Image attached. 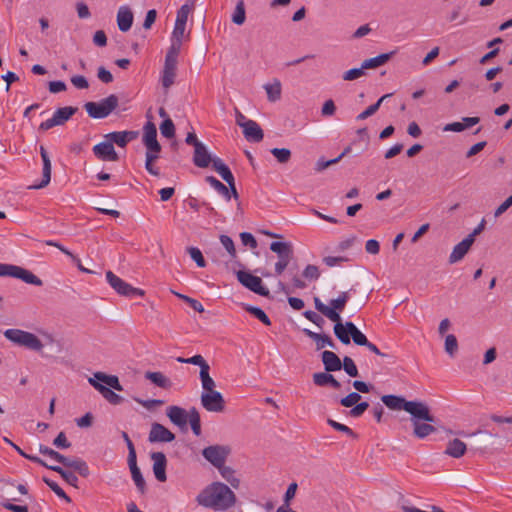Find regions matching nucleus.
Segmentation results:
<instances>
[{
	"label": "nucleus",
	"instance_id": "f257e3e1",
	"mask_svg": "<svg viewBox=\"0 0 512 512\" xmlns=\"http://www.w3.org/2000/svg\"><path fill=\"white\" fill-rule=\"evenodd\" d=\"M382 402L392 410H404L410 414L413 436L424 439L437 431L438 420L431 414L429 406L421 401H407L404 397L384 395Z\"/></svg>",
	"mask_w": 512,
	"mask_h": 512
},
{
	"label": "nucleus",
	"instance_id": "f03ea898",
	"mask_svg": "<svg viewBox=\"0 0 512 512\" xmlns=\"http://www.w3.org/2000/svg\"><path fill=\"white\" fill-rule=\"evenodd\" d=\"M196 502L213 511H227L236 504L237 497L228 485L214 481L196 496Z\"/></svg>",
	"mask_w": 512,
	"mask_h": 512
},
{
	"label": "nucleus",
	"instance_id": "7ed1b4c3",
	"mask_svg": "<svg viewBox=\"0 0 512 512\" xmlns=\"http://www.w3.org/2000/svg\"><path fill=\"white\" fill-rule=\"evenodd\" d=\"M350 299L348 291L341 292L337 298L331 299L329 305L324 304L318 297H314L315 309L335 324H343L340 313L344 310Z\"/></svg>",
	"mask_w": 512,
	"mask_h": 512
},
{
	"label": "nucleus",
	"instance_id": "20e7f679",
	"mask_svg": "<svg viewBox=\"0 0 512 512\" xmlns=\"http://www.w3.org/2000/svg\"><path fill=\"white\" fill-rule=\"evenodd\" d=\"M39 452L42 455L48 456L49 458L61 463L65 467L72 468L75 472L84 478H87L90 475V470L87 463L80 458L66 457L43 444L39 445Z\"/></svg>",
	"mask_w": 512,
	"mask_h": 512
},
{
	"label": "nucleus",
	"instance_id": "39448f33",
	"mask_svg": "<svg viewBox=\"0 0 512 512\" xmlns=\"http://www.w3.org/2000/svg\"><path fill=\"white\" fill-rule=\"evenodd\" d=\"M334 334L344 345L350 344L351 339L358 346L368 345L367 337L351 321H347L345 324H335Z\"/></svg>",
	"mask_w": 512,
	"mask_h": 512
},
{
	"label": "nucleus",
	"instance_id": "423d86ee",
	"mask_svg": "<svg viewBox=\"0 0 512 512\" xmlns=\"http://www.w3.org/2000/svg\"><path fill=\"white\" fill-rule=\"evenodd\" d=\"M119 104V99L115 94H111L98 102H87L84 108L88 115L94 119H103L108 117Z\"/></svg>",
	"mask_w": 512,
	"mask_h": 512
},
{
	"label": "nucleus",
	"instance_id": "0eeeda50",
	"mask_svg": "<svg viewBox=\"0 0 512 512\" xmlns=\"http://www.w3.org/2000/svg\"><path fill=\"white\" fill-rule=\"evenodd\" d=\"M4 336L9 341L32 351L41 352L44 347L36 335L21 329H7Z\"/></svg>",
	"mask_w": 512,
	"mask_h": 512
},
{
	"label": "nucleus",
	"instance_id": "6e6552de",
	"mask_svg": "<svg viewBox=\"0 0 512 512\" xmlns=\"http://www.w3.org/2000/svg\"><path fill=\"white\" fill-rule=\"evenodd\" d=\"M270 250L278 255V261L275 264V272L281 275L288 268L294 257L293 247L289 242H272Z\"/></svg>",
	"mask_w": 512,
	"mask_h": 512
},
{
	"label": "nucleus",
	"instance_id": "1a4fd4ad",
	"mask_svg": "<svg viewBox=\"0 0 512 512\" xmlns=\"http://www.w3.org/2000/svg\"><path fill=\"white\" fill-rule=\"evenodd\" d=\"M106 280L109 285L119 294L126 297L144 296L145 291L135 288L115 275L112 271L106 272Z\"/></svg>",
	"mask_w": 512,
	"mask_h": 512
},
{
	"label": "nucleus",
	"instance_id": "9d476101",
	"mask_svg": "<svg viewBox=\"0 0 512 512\" xmlns=\"http://www.w3.org/2000/svg\"><path fill=\"white\" fill-rule=\"evenodd\" d=\"M236 275L238 281L245 288L263 297L270 296V291L263 285L260 277L252 275L246 271H238Z\"/></svg>",
	"mask_w": 512,
	"mask_h": 512
},
{
	"label": "nucleus",
	"instance_id": "9b49d317",
	"mask_svg": "<svg viewBox=\"0 0 512 512\" xmlns=\"http://www.w3.org/2000/svg\"><path fill=\"white\" fill-rule=\"evenodd\" d=\"M77 110L78 109L76 107L72 106L59 108L54 112L50 119H47L40 124L39 129L47 131L55 126L63 125L77 112Z\"/></svg>",
	"mask_w": 512,
	"mask_h": 512
},
{
	"label": "nucleus",
	"instance_id": "f8f14e48",
	"mask_svg": "<svg viewBox=\"0 0 512 512\" xmlns=\"http://www.w3.org/2000/svg\"><path fill=\"white\" fill-rule=\"evenodd\" d=\"M229 453L230 449L222 445H211L202 450L203 457L216 468L225 463Z\"/></svg>",
	"mask_w": 512,
	"mask_h": 512
},
{
	"label": "nucleus",
	"instance_id": "ddd939ff",
	"mask_svg": "<svg viewBox=\"0 0 512 512\" xmlns=\"http://www.w3.org/2000/svg\"><path fill=\"white\" fill-rule=\"evenodd\" d=\"M201 404L209 412H223L225 409V400L218 391L203 392L201 394Z\"/></svg>",
	"mask_w": 512,
	"mask_h": 512
},
{
	"label": "nucleus",
	"instance_id": "4468645a",
	"mask_svg": "<svg viewBox=\"0 0 512 512\" xmlns=\"http://www.w3.org/2000/svg\"><path fill=\"white\" fill-rule=\"evenodd\" d=\"M175 440V434L160 423H153L148 435L150 443L164 442L169 443Z\"/></svg>",
	"mask_w": 512,
	"mask_h": 512
},
{
	"label": "nucleus",
	"instance_id": "2eb2a0df",
	"mask_svg": "<svg viewBox=\"0 0 512 512\" xmlns=\"http://www.w3.org/2000/svg\"><path fill=\"white\" fill-rule=\"evenodd\" d=\"M92 150L94 155L101 161L115 162L119 160V156L115 151L114 145H112V142H109L107 139L96 144Z\"/></svg>",
	"mask_w": 512,
	"mask_h": 512
},
{
	"label": "nucleus",
	"instance_id": "dca6fc26",
	"mask_svg": "<svg viewBox=\"0 0 512 512\" xmlns=\"http://www.w3.org/2000/svg\"><path fill=\"white\" fill-rule=\"evenodd\" d=\"M150 458L153 461V473L155 478L159 482H165L167 480L166 467L167 458L163 452H152Z\"/></svg>",
	"mask_w": 512,
	"mask_h": 512
},
{
	"label": "nucleus",
	"instance_id": "f3484780",
	"mask_svg": "<svg viewBox=\"0 0 512 512\" xmlns=\"http://www.w3.org/2000/svg\"><path fill=\"white\" fill-rule=\"evenodd\" d=\"M88 383L97 390L102 397L112 405L121 404L124 399L122 396L115 393L112 389L96 381V379H88Z\"/></svg>",
	"mask_w": 512,
	"mask_h": 512
},
{
	"label": "nucleus",
	"instance_id": "a211bd4d",
	"mask_svg": "<svg viewBox=\"0 0 512 512\" xmlns=\"http://www.w3.org/2000/svg\"><path fill=\"white\" fill-rule=\"evenodd\" d=\"M10 277L21 279L23 282L35 286H42L43 281L33 274L31 271L24 269L20 266L12 265L10 270Z\"/></svg>",
	"mask_w": 512,
	"mask_h": 512
},
{
	"label": "nucleus",
	"instance_id": "6ab92c4d",
	"mask_svg": "<svg viewBox=\"0 0 512 512\" xmlns=\"http://www.w3.org/2000/svg\"><path fill=\"white\" fill-rule=\"evenodd\" d=\"M40 155L43 162L42 180L40 183L30 186L32 189H42L46 187L51 180V161L44 146H40Z\"/></svg>",
	"mask_w": 512,
	"mask_h": 512
},
{
	"label": "nucleus",
	"instance_id": "aec40b11",
	"mask_svg": "<svg viewBox=\"0 0 512 512\" xmlns=\"http://www.w3.org/2000/svg\"><path fill=\"white\" fill-rule=\"evenodd\" d=\"M241 128H243L244 137L251 142H260L263 140L264 133L261 127L254 120L244 121L241 124Z\"/></svg>",
	"mask_w": 512,
	"mask_h": 512
},
{
	"label": "nucleus",
	"instance_id": "412c9836",
	"mask_svg": "<svg viewBox=\"0 0 512 512\" xmlns=\"http://www.w3.org/2000/svg\"><path fill=\"white\" fill-rule=\"evenodd\" d=\"M133 12L127 5L120 6L117 12L116 21L117 26L121 32H127L130 30L133 24Z\"/></svg>",
	"mask_w": 512,
	"mask_h": 512
},
{
	"label": "nucleus",
	"instance_id": "4be33fe9",
	"mask_svg": "<svg viewBox=\"0 0 512 512\" xmlns=\"http://www.w3.org/2000/svg\"><path fill=\"white\" fill-rule=\"evenodd\" d=\"M138 133L135 131H115L105 135V139L109 142H112V145L115 143L121 148L126 147V145L136 139Z\"/></svg>",
	"mask_w": 512,
	"mask_h": 512
},
{
	"label": "nucleus",
	"instance_id": "5701e85b",
	"mask_svg": "<svg viewBox=\"0 0 512 512\" xmlns=\"http://www.w3.org/2000/svg\"><path fill=\"white\" fill-rule=\"evenodd\" d=\"M166 415L173 424L180 428H186L189 412H186L185 409L179 406H170L167 408Z\"/></svg>",
	"mask_w": 512,
	"mask_h": 512
},
{
	"label": "nucleus",
	"instance_id": "b1692460",
	"mask_svg": "<svg viewBox=\"0 0 512 512\" xmlns=\"http://www.w3.org/2000/svg\"><path fill=\"white\" fill-rule=\"evenodd\" d=\"M214 158L211 157L204 144H198L194 149L193 163L199 168H207L210 164L213 165Z\"/></svg>",
	"mask_w": 512,
	"mask_h": 512
},
{
	"label": "nucleus",
	"instance_id": "393cba45",
	"mask_svg": "<svg viewBox=\"0 0 512 512\" xmlns=\"http://www.w3.org/2000/svg\"><path fill=\"white\" fill-rule=\"evenodd\" d=\"M88 379H96L97 382L102 383L110 389L116 391H123V386L121 385L119 378L116 375H108L104 372H95L92 377Z\"/></svg>",
	"mask_w": 512,
	"mask_h": 512
},
{
	"label": "nucleus",
	"instance_id": "a878e982",
	"mask_svg": "<svg viewBox=\"0 0 512 512\" xmlns=\"http://www.w3.org/2000/svg\"><path fill=\"white\" fill-rule=\"evenodd\" d=\"M321 359L327 372L339 371L342 369V361L332 351L325 350L322 352Z\"/></svg>",
	"mask_w": 512,
	"mask_h": 512
},
{
	"label": "nucleus",
	"instance_id": "bb28decb",
	"mask_svg": "<svg viewBox=\"0 0 512 512\" xmlns=\"http://www.w3.org/2000/svg\"><path fill=\"white\" fill-rule=\"evenodd\" d=\"M473 242L471 239H468L467 237L463 239L460 243L455 245L453 248L450 256H449V263L454 264L464 258V256L469 251L470 247L472 246Z\"/></svg>",
	"mask_w": 512,
	"mask_h": 512
},
{
	"label": "nucleus",
	"instance_id": "cd10ccee",
	"mask_svg": "<svg viewBox=\"0 0 512 512\" xmlns=\"http://www.w3.org/2000/svg\"><path fill=\"white\" fill-rule=\"evenodd\" d=\"M313 382L319 387L330 385L334 389L341 387L340 382L329 372H317L313 374Z\"/></svg>",
	"mask_w": 512,
	"mask_h": 512
},
{
	"label": "nucleus",
	"instance_id": "c85d7f7f",
	"mask_svg": "<svg viewBox=\"0 0 512 512\" xmlns=\"http://www.w3.org/2000/svg\"><path fill=\"white\" fill-rule=\"evenodd\" d=\"M466 451V444L463 441L455 438L447 443L444 453L453 458H460L466 453Z\"/></svg>",
	"mask_w": 512,
	"mask_h": 512
},
{
	"label": "nucleus",
	"instance_id": "c756f323",
	"mask_svg": "<svg viewBox=\"0 0 512 512\" xmlns=\"http://www.w3.org/2000/svg\"><path fill=\"white\" fill-rule=\"evenodd\" d=\"M177 76V66H164V69L160 72L159 82L163 88L168 89L175 83Z\"/></svg>",
	"mask_w": 512,
	"mask_h": 512
},
{
	"label": "nucleus",
	"instance_id": "7c9ffc66",
	"mask_svg": "<svg viewBox=\"0 0 512 512\" xmlns=\"http://www.w3.org/2000/svg\"><path fill=\"white\" fill-rule=\"evenodd\" d=\"M212 168L221 176L227 185H231L232 182H235L230 168L220 158H214Z\"/></svg>",
	"mask_w": 512,
	"mask_h": 512
},
{
	"label": "nucleus",
	"instance_id": "2f4dec72",
	"mask_svg": "<svg viewBox=\"0 0 512 512\" xmlns=\"http://www.w3.org/2000/svg\"><path fill=\"white\" fill-rule=\"evenodd\" d=\"M217 469L222 478L225 479L232 488L238 489L240 487V479L236 476V471L232 467L225 466L224 463Z\"/></svg>",
	"mask_w": 512,
	"mask_h": 512
},
{
	"label": "nucleus",
	"instance_id": "473e14b6",
	"mask_svg": "<svg viewBox=\"0 0 512 512\" xmlns=\"http://www.w3.org/2000/svg\"><path fill=\"white\" fill-rule=\"evenodd\" d=\"M145 378L160 388L170 389L172 387L171 380L161 372L147 371L145 373Z\"/></svg>",
	"mask_w": 512,
	"mask_h": 512
},
{
	"label": "nucleus",
	"instance_id": "72a5a7b5",
	"mask_svg": "<svg viewBox=\"0 0 512 512\" xmlns=\"http://www.w3.org/2000/svg\"><path fill=\"white\" fill-rule=\"evenodd\" d=\"M45 468L52 470L56 473H58L69 485L78 488V477L75 475V473L65 470L60 466L57 465H49L44 466Z\"/></svg>",
	"mask_w": 512,
	"mask_h": 512
},
{
	"label": "nucleus",
	"instance_id": "f704fd0d",
	"mask_svg": "<svg viewBox=\"0 0 512 512\" xmlns=\"http://www.w3.org/2000/svg\"><path fill=\"white\" fill-rule=\"evenodd\" d=\"M264 89L267 93L268 100L275 102L281 97V83L278 79H274L272 83L264 85Z\"/></svg>",
	"mask_w": 512,
	"mask_h": 512
},
{
	"label": "nucleus",
	"instance_id": "c9c22d12",
	"mask_svg": "<svg viewBox=\"0 0 512 512\" xmlns=\"http://www.w3.org/2000/svg\"><path fill=\"white\" fill-rule=\"evenodd\" d=\"M205 181L212 186L220 195H222L227 201L231 199V194L229 193V189L226 185H224L221 181H219L214 176H207Z\"/></svg>",
	"mask_w": 512,
	"mask_h": 512
},
{
	"label": "nucleus",
	"instance_id": "e433bc0d",
	"mask_svg": "<svg viewBox=\"0 0 512 512\" xmlns=\"http://www.w3.org/2000/svg\"><path fill=\"white\" fill-rule=\"evenodd\" d=\"M181 47L182 42H180V40H171V46L167 51L164 64H176Z\"/></svg>",
	"mask_w": 512,
	"mask_h": 512
},
{
	"label": "nucleus",
	"instance_id": "4c0bfd02",
	"mask_svg": "<svg viewBox=\"0 0 512 512\" xmlns=\"http://www.w3.org/2000/svg\"><path fill=\"white\" fill-rule=\"evenodd\" d=\"M188 421L190 423L193 433L196 436H200L201 435V419H200V414L196 408L193 407L189 410Z\"/></svg>",
	"mask_w": 512,
	"mask_h": 512
},
{
	"label": "nucleus",
	"instance_id": "58836bf2",
	"mask_svg": "<svg viewBox=\"0 0 512 512\" xmlns=\"http://www.w3.org/2000/svg\"><path fill=\"white\" fill-rule=\"evenodd\" d=\"M210 369L202 368L199 372L202 388L204 392L215 391L216 383L209 374Z\"/></svg>",
	"mask_w": 512,
	"mask_h": 512
},
{
	"label": "nucleus",
	"instance_id": "ea45409f",
	"mask_svg": "<svg viewBox=\"0 0 512 512\" xmlns=\"http://www.w3.org/2000/svg\"><path fill=\"white\" fill-rule=\"evenodd\" d=\"M243 308L248 313L252 314L254 317H256L258 320H260L264 325L270 326L271 321L267 314L259 307L251 306L248 304H243Z\"/></svg>",
	"mask_w": 512,
	"mask_h": 512
},
{
	"label": "nucleus",
	"instance_id": "a19ab883",
	"mask_svg": "<svg viewBox=\"0 0 512 512\" xmlns=\"http://www.w3.org/2000/svg\"><path fill=\"white\" fill-rule=\"evenodd\" d=\"M391 96H392V93H388V94L383 95L381 98H379V100H378L376 103H374V104L370 105V106H369V107H367L363 112H361V113L357 116V120H364V119H366V118H368V117H370V116L374 115V114L378 111V109H379V107H380L381 103H382L385 99H387V98H389V97H391Z\"/></svg>",
	"mask_w": 512,
	"mask_h": 512
},
{
	"label": "nucleus",
	"instance_id": "79ce46f5",
	"mask_svg": "<svg viewBox=\"0 0 512 512\" xmlns=\"http://www.w3.org/2000/svg\"><path fill=\"white\" fill-rule=\"evenodd\" d=\"M143 144L156 142L157 140V129L153 122L148 121L144 126Z\"/></svg>",
	"mask_w": 512,
	"mask_h": 512
},
{
	"label": "nucleus",
	"instance_id": "37998d69",
	"mask_svg": "<svg viewBox=\"0 0 512 512\" xmlns=\"http://www.w3.org/2000/svg\"><path fill=\"white\" fill-rule=\"evenodd\" d=\"M3 440L9 444L10 446H12L22 457L34 462V463H37L41 466H47V463L41 459L40 457L38 456H34V455H30V454H27L26 452H24L18 445H16L15 443H13L9 438L7 437H4Z\"/></svg>",
	"mask_w": 512,
	"mask_h": 512
},
{
	"label": "nucleus",
	"instance_id": "c03bdc74",
	"mask_svg": "<svg viewBox=\"0 0 512 512\" xmlns=\"http://www.w3.org/2000/svg\"><path fill=\"white\" fill-rule=\"evenodd\" d=\"M43 482L61 499L67 503H71V498L65 493V491L53 480L43 477Z\"/></svg>",
	"mask_w": 512,
	"mask_h": 512
},
{
	"label": "nucleus",
	"instance_id": "a18cd8bd",
	"mask_svg": "<svg viewBox=\"0 0 512 512\" xmlns=\"http://www.w3.org/2000/svg\"><path fill=\"white\" fill-rule=\"evenodd\" d=\"M177 361L179 363H187V364H193V365H197L200 367V371L202 370V368H205V369H210V366L209 364L207 363V361L203 358L202 355L200 354H197V355H194L190 358H183V357H178L177 358Z\"/></svg>",
	"mask_w": 512,
	"mask_h": 512
},
{
	"label": "nucleus",
	"instance_id": "49530a36",
	"mask_svg": "<svg viewBox=\"0 0 512 512\" xmlns=\"http://www.w3.org/2000/svg\"><path fill=\"white\" fill-rule=\"evenodd\" d=\"M245 4L244 0H239L236 4L235 11L232 17L233 23L242 25L245 22Z\"/></svg>",
	"mask_w": 512,
	"mask_h": 512
},
{
	"label": "nucleus",
	"instance_id": "de8ad7c7",
	"mask_svg": "<svg viewBox=\"0 0 512 512\" xmlns=\"http://www.w3.org/2000/svg\"><path fill=\"white\" fill-rule=\"evenodd\" d=\"M130 472L137 489L139 490L140 493L143 494L146 490V483L139 467L131 469Z\"/></svg>",
	"mask_w": 512,
	"mask_h": 512
},
{
	"label": "nucleus",
	"instance_id": "09e8293b",
	"mask_svg": "<svg viewBox=\"0 0 512 512\" xmlns=\"http://www.w3.org/2000/svg\"><path fill=\"white\" fill-rule=\"evenodd\" d=\"M219 239L225 250L228 252L231 259H235L237 257V252L232 238L228 235L222 234L220 235Z\"/></svg>",
	"mask_w": 512,
	"mask_h": 512
},
{
	"label": "nucleus",
	"instance_id": "8fccbe9b",
	"mask_svg": "<svg viewBox=\"0 0 512 512\" xmlns=\"http://www.w3.org/2000/svg\"><path fill=\"white\" fill-rule=\"evenodd\" d=\"M160 132L165 138H172L175 135V125L170 118H166L160 124Z\"/></svg>",
	"mask_w": 512,
	"mask_h": 512
},
{
	"label": "nucleus",
	"instance_id": "3c124183",
	"mask_svg": "<svg viewBox=\"0 0 512 512\" xmlns=\"http://www.w3.org/2000/svg\"><path fill=\"white\" fill-rule=\"evenodd\" d=\"M270 152L281 164L289 162L291 158V151L287 148H273Z\"/></svg>",
	"mask_w": 512,
	"mask_h": 512
},
{
	"label": "nucleus",
	"instance_id": "603ef678",
	"mask_svg": "<svg viewBox=\"0 0 512 512\" xmlns=\"http://www.w3.org/2000/svg\"><path fill=\"white\" fill-rule=\"evenodd\" d=\"M327 423L336 431L343 432L353 439H356L358 437V435L351 428H349L348 426L341 424L333 419H328Z\"/></svg>",
	"mask_w": 512,
	"mask_h": 512
},
{
	"label": "nucleus",
	"instance_id": "864d4df0",
	"mask_svg": "<svg viewBox=\"0 0 512 512\" xmlns=\"http://www.w3.org/2000/svg\"><path fill=\"white\" fill-rule=\"evenodd\" d=\"M458 350V341L455 335L449 334L445 338V351L446 353L453 357Z\"/></svg>",
	"mask_w": 512,
	"mask_h": 512
},
{
	"label": "nucleus",
	"instance_id": "5fc2aeb1",
	"mask_svg": "<svg viewBox=\"0 0 512 512\" xmlns=\"http://www.w3.org/2000/svg\"><path fill=\"white\" fill-rule=\"evenodd\" d=\"M396 51L380 54L376 57L364 59L361 64H384L389 61Z\"/></svg>",
	"mask_w": 512,
	"mask_h": 512
},
{
	"label": "nucleus",
	"instance_id": "6e6d98bb",
	"mask_svg": "<svg viewBox=\"0 0 512 512\" xmlns=\"http://www.w3.org/2000/svg\"><path fill=\"white\" fill-rule=\"evenodd\" d=\"M342 368L350 377L358 376V369L352 358L345 356L342 362Z\"/></svg>",
	"mask_w": 512,
	"mask_h": 512
},
{
	"label": "nucleus",
	"instance_id": "4d7b16f0",
	"mask_svg": "<svg viewBox=\"0 0 512 512\" xmlns=\"http://www.w3.org/2000/svg\"><path fill=\"white\" fill-rule=\"evenodd\" d=\"M375 67L376 66H360L359 68L350 69L349 71L344 73L343 79L347 80V81L355 80V79L361 77L362 75H364L365 69L375 68Z\"/></svg>",
	"mask_w": 512,
	"mask_h": 512
},
{
	"label": "nucleus",
	"instance_id": "13d9d810",
	"mask_svg": "<svg viewBox=\"0 0 512 512\" xmlns=\"http://www.w3.org/2000/svg\"><path fill=\"white\" fill-rule=\"evenodd\" d=\"M316 343V349L321 350L325 346L335 348V343L331 339V337L327 334H318L316 340H314Z\"/></svg>",
	"mask_w": 512,
	"mask_h": 512
},
{
	"label": "nucleus",
	"instance_id": "bf43d9fd",
	"mask_svg": "<svg viewBox=\"0 0 512 512\" xmlns=\"http://www.w3.org/2000/svg\"><path fill=\"white\" fill-rule=\"evenodd\" d=\"M302 275L305 279L310 281L318 280L320 277V271L316 265L309 264L304 268Z\"/></svg>",
	"mask_w": 512,
	"mask_h": 512
},
{
	"label": "nucleus",
	"instance_id": "052dcab7",
	"mask_svg": "<svg viewBox=\"0 0 512 512\" xmlns=\"http://www.w3.org/2000/svg\"><path fill=\"white\" fill-rule=\"evenodd\" d=\"M187 251L190 255V257L196 262L198 267H205L206 261L202 255V252L197 247H189L187 248Z\"/></svg>",
	"mask_w": 512,
	"mask_h": 512
},
{
	"label": "nucleus",
	"instance_id": "680f3d73",
	"mask_svg": "<svg viewBox=\"0 0 512 512\" xmlns=\"http://www.w3.org/2000/svg\"><path fill=\"white\" fill-rule=\"evenodd\" d=\"M361 400V395L358 392H351L340 400V404L344 407L350 408Z\"/></svg>",
	"mask_w": 512,
	"mask_h": 512
},
{
	"label": "nucleus",
	"instance_id": "e2e57ef3",
	"mask_svg": "<svg viewBox=\"0 0 512 512\" xmlns=\"http://www.w3.org/2000/svg\"><path fill=\"white\" fill-rule=\"evenodd\" d=\"M369 407L368 402H358L354 406L350 407L349 415L353 418L360 417Z\"/></svg>",
	"mask_w": 512,
	"mask_h": 512
},
{
	"label": "nucleus",
	"instance_id": "0e129e2a",
	"mask_svg": "<svg viewBox=\"0 0 512 512\" xmlns=\"http://www.w3.org/2000/svg\"><path fill=\"white\" fill-rule=\"evenodd\" d=\"M240 239L244 246H248L251 249L257 248L258 243H257L255 237L251 233H249V232L240 233Z\"/></svg>",
	"mask_w": 512,
	"mask_h": 512
},
{
	"label": "nucleus",
	"instance_id": "69168bd1",
	"mask_svg": "<svg viewBox=\"0 0 512 512\" xmlns=\"http://www.w3.org/2000/svg\"><path fill=\"white\" fill-rule=\"evenodd\" d=\"M304 317L317 325L319 328H322L323 324L325 323V320L316 312L307 310L303 313Z\"/></svg>",
	"mask_w": 512,
	"mask_h": 512
},
{
	"label": "nucleus",
	"instance_id": "338daca9",
	"mask_svg": "<svg viewBox=\"0 0 512 512\" xmlns=\"http://www.w3.org/2000/svg\"><path fill=\"white\" fill-rule=\"evenodd\" d=\"M53 445L59 449H68L71 447V443L68 441L64 432H60L53 440Z\"/></svg>",
	"mask_w": 512,
	"mask_h": 512
},
{
	"label": "nucleus",
	"instance_id": "774afa93",
	"mask_svg": "<svg viewBox=\"0 0 512 512\" xmlns=\"http://www.w3.org/2000/svg\"><path fill=\"white\" fill-rule=\"evenodd\" d=\"M186 24L181 23L180 21H175V26L172 32V39L171 40H180L182 42L184 33H185Z\"/></svg>",
	"mask_w": 512,
	"mask_h": 512
}]
</instances>
